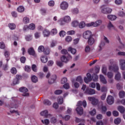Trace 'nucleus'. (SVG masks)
Returning <instances> with one entry per match:
<instances>
[{
	"label": "nucleus",
	"instance_id": "nucleus-1",
	"mask_svg": "<svg viewBox=\"0 0 125 125\" xmlns=\"http://www.w3.org/2000/svg\"><path fill=\"white\" fill-rule=\"evenodd\" d=\"M77 106H78V107L76 108V111L78 115L82 116V115L83 114V109L81 106H83L84 108H85V107H86V101L84 100L83 102L80 101L78 102Z\"/></svg>",
	"mask_w": 125,
	"mask_h": 125
},
{
	"label": "nucleus",
	"instance_id": "nucleus-2",
	"mask_svg": "<svg viewBox=\"0 0 125 125\" xmlns=\"http://www.w3.org/2000/svg\"><path fill=\"white\" fill-rule=\"evenodd\" d=\"M86 76L87 77H84V82L85 83H88L91 82L92 79L94 82H96V81L98 80V76L96 74H94L92 77H91V74L88 73H87Z\"/></svg>",
	"mask_w": 125,
	"mask_h": 125
},
{
	"label": "nucleus",
	"instance_id": "nucleus-3",
	"mask_svg": "<svg viewBox=\"0 0 125 125\" xmlns=\"http://www.w3.org/2000/svg\"><path fill=\"white\" fill-rule=\"evenodd\" d=\"M46 79H49L48 81L49 84H52V83H55L56 79H57V76H56V75H51L50 72L48 71L46 75Z\"/></svg>",
	"mask_w": 125,
	"mask_h": 125
},
{
	"label": "nucleus",
	"instance_id": "nucleus-4",
	"mask_svg": "<svg viewBox=\"0 0 125 125\" xmlns=\"http://www.w3.org/2000/svg\"><path fill=\"white\" fill-rule=\"evenodd\" d=\"M20 102L17 100V99L16 97H12L11 103L10 104V108H15V109L18 108V104H19Z\"/></svg>",
	"mask_w": 125,
	"mask_h": 125
},
{
	"label": "nucleus",
	"instance_id": "nucleus-5",
	"mask_svg": "<svg viewBox=\"0 0 125 125\" xmlns=\"http://www.w3.org/2000/svg\"><path fill=\"white\" fill-rule=\"evenodd\" d=\"M72 58L73 57H72V56L68 54V56H67L66 57H65V55H62L61 57V60L62 62H63L64 63H68L69 60H72Z\"/></svg>",
	"mask_w": 125,
	"mask_h": 125
},
{
	"label": "nucleus",
	"instance_id": "nucleus-6",
	"mask_svg": "<svg viewBox=\"0 0 125 125\" xmlns=\"http://www.w3.org/2000/svg\"><path fill=\"white\" fill-rule=\"evenodd\" d=\"M102 24V21L98 20L96 22H91L89 23H87L86 25L87 27H98V26H100Z\"/></svg>",
	"mask_w": 125,
	"mask_h": 125
},
{
	"label": "nucleus",
	"instance_id": "nucleus-7",
	"mask_svg": "<svg viewBox=\"0 0 125 125\" xmlns=\"http://www.w3.org/2000/svg\"><path fill=\"white\" fill-rule=\"evenodd\" d=\"M19 91L22 92V96H29L30 94L28 93V90L25 87H21L20 88Z\"/></svg>",
	"mask_w": 125,
	"mask_h": 125
},
{
	"label": "nucleus",
	"instance_id": "nucleus-8",
	"mask_svg": "<svg viewBox=\"0 0 125 125\" xmlns=\"http://www.w3.org/2000/svg\"><path fill=\"white\" fill-rule=\"evenodd\" d=\"M98 107L102 111V113H103V114H105V113L107 112V106L103 105V102H100Z\"/></svg>",
	"mask_w": 125,
	"mask_h": 125
},
{
	"label": "nucleus",
	"instance_id": "nucleus-9",
	"mask_svg": "<svg viewBox=\"0 0 125 125\" xmlns=\"http://www.w3.org/2000/svg\"><path fill=\"white\" fill-rule=\"evenodd\" d=\"M91 37H93V35H92L91 31L89 30H87L83 33V37L85 40H87V39H89Z\"/></svg>",
	"mask_w": 125,
	"mask_h": 125
},
{
	"label": "nucleus",
	"instance_id": "nucleus-10",
	"mask_svg": "<svg viewBox=\"0 0 125 125\" xmlns=\"http://www.w3.org/2000/svg\"><path fill=\"white\" fill-rule=\"evenodd\" d=\"M88 100L89 101H91L92 105L94 106H96L97 104H98V102H99V101H98V99H97L95 97H88Z\"/></svg>",
	"mask_w": 125,
	"mask_h": 125
},
{
	"label": "nucleus",
	"instance_id": "nucleus-11",
	"mask_svg": "<svg viewBox=\"0 0 125 125\" xmlns=\"http://www.w3.org/2000/svg\"><path fill=\"white\" fill-rule=\"evenodd\" d=\"M101 12L104 14H109L112 12V9L109 7L104 8L102 9Z\"/></svg>",
	"mask_w": 125,
	"mask_h": 125
},
{
	"label": "nucleus",
	"instance_id": "nucleus-12",
	"mask_svg": "<svg viewBox=\"0 0 125 125\" xmlns=\"http://www.w3.org/2000/svg\"><path fill=\"white\" fill-rule=\"evenodd\" d=\"M85 93L89 95H93V94H95V90L87 88L85 91Z\"/></svg>",
	"mask_w": 125,
	"mask_h": 125
},
{
	"label": "nucleus",
	"instance_id": "nucleus-13",
	"mask_svg": "<svg viewBox=\"0 0 125 125\" xmlns=\"http://www.w3.org/2000/svg\"><path fill=\"white\" fill-rule=\"evenodd\" d=\"M68 6H69V5L68 4V3L65 1H63L60 5V7L62 10H66V9L68 8Z\"/></svg>",
	"mask_w": 125,
	"mask_h": 125
},
{
	"label": "nucleus",
	"instance_id": "nucleus-14",
	"mask_svg": "<svg viewBox=\"0 0 125 125\" xmlns=\"http://www.w3.org/2000/svg\"><path fill=\"white\" fill-rule=\"evenodd\" d=\"M28 53L29 54V55H32V56H34V57H37V55L36 54V52L35 51V50L33 47H30L28 49Z\"/></svg>",
	"mask_w": 125,
	"mask_h": 125
},
{
	"label": "nucleus",
	"instance_id": "nucleus-15",
	"mask_svg": "<svg viewBox=\"0 0 125 125\" xmlns=\"http://www.w3.org/2000/svg\"><path fill=\"white\" fill-rule=\"evenodd\" d=\"M108 105H112L114 103V97L112 96H108L106 99Z\"/></svg>",
	"mask_w": 125,
	"mask_h": 125
},
{
	"label": "nucleus",
	"instance_id": "nucleus-16",
	"mask_svg": "<svg viewBox=\"0 0 125 125\" xmlns=\"http://www.w3.org/2000/svg\"><path fill=\"white\" fill-rule=\"evenodd\" d=\"M41 116L43 117H45V118H50L51 117V114H48V111L47 110H44L41 112Z\"/></svg>",
	"mask_w": 125,
	"mask_h": 125
},
{
	"label": "nucleus",
	"instance_id": "nucleus-17",
	"mask_svg": "<svg viewBox=\"0 0 125 125\" xmlns=\"http://www.w3.org/2000/svg\"><path fill=\"white\" fill-rule=\"evenodd\" d=\"M120 65L121 66V70L125 71V60H120Z\"/></svg>",
	"mask_w": 125,
	"mask_h": 125
},
{
	"label": "nucleus",
	"instance_id": "nucleus-18",
	"mask_svg": "<svg viewBox=\"0 0 125 125\" xmlns=\"http://www.w3.org/2000/svg\"><path fill=\"white\" fill-rule=\"evenodd\" d=\"M4 55L5 57L6 60L7 61V62H8V61H9V60H10V53H9V51H5L4 53Z\"/></svg>",
	"mask_w": 125,
	"mask_h": 125
},
{
	"label": "nucleus",
	"instance_id": "nucleus-19",
	"mask_svg": "<svg viewBox=\"0 0 125 125\" xmlns=\"http://www.w3.org/2000/svg\"><path fill=\"white\" fill-rule=\"evenodd\" d=\"M87 40H88L87 42L89 45H92V44L94 43L95 40L94 38H93V36H91L89 38H88Z\"/></svg>",
	"mask_w": 125,
	"mask_h": 125
},
{
	"label": "nucleus",
	"instance_id": "nucleus-20",
	"mask_svg": "<svg viewBox=\"0 0 125 125\" xmlns=\"http://www.w3.org/2000/svg\"><path fill=\"white\" fill-rule=\"evenodd\" d=\"M100 80L101 83H104V84H106V83H107V80H106V79H105V77L103 75H100Z\"/></svg>",
	"mask_w": 125,
	"mask_h": 125
},
{
	"label": "nucleus",
	"instance_id": "nucleus-21",
	"mask_svg": "<svg viewBox=\"0 0 125 125\" xmlns=\"http://www.w3.org/2000/svg\"><path fill=\"white\" fill-rule=\"evenodd\" d=\"M107 18L111 21H114V20H116V19H117V17L112 15H108L107 16Z\"/></svg>",
	"mask_w": 125,
	"mask_h": 125
},
{
	"label": "nucleus",
	"instance_id": "nucleus-22",
	"mask_svg": "<svg viewBox=\"0 0 125 125\" xmlns=\"http://www.w3.org/2000/svg\"><path fill=\"white\" fill-rule=\"evenodd\" d=\"M118 110L121 113V114H124L125 112V108L123 106H119L118 107Z\"/></svg>",
	"mask_w": 125,
	"mask_h": 125
},
{
	"label": "nucleus",
	"instance_id": "nucleus-23",
	"mask_svg": "<svg viewBox=\"0 0 125 125\" xmlns=\"http://www.w3.org/2000/svg\"><path fill=\"white\" fill-rule=\"evenodd\" d=\"M63 20L65 23H69V22H71V18L68 16H66L64 17Z\"/></svg>",
	"mask_w": 125,
	"mask_h": 125
},
{
	"label": "nucleus",
	"instance_id": "nucleus-24",
	"mask_svg": "<svg viewBox=\"0 0 125 125\" xmlns=\"http://www.w3.org/2000/svg\"><path fill=\"white\" fill-rule=\"evenodd\" d=\"M68 51H70L72 54L77 53V50H76V49L73 48L72 47H69L68 48Z\"/></svg>",
	"mask_w": 125,
	"mask_h": 125
},
{
	"label": "nucleus",
	"instance_id": "nucleus-25",
	"mask_svg": "<svg viewBox=\"0 0 125 125\" xmlns=\"http://www.w3.org/2000/svg\"><path fill=\"white\" fill-rule=\"evenodd\" d=\"M17 10L18 11V12H24L25 8L23 7V6H20L19 7H18Z\"/></svg>",
	"mask_w": 125,
	"mask_h": 125
},
{
	"label": "nucleus",
	"instance_id": "nucleus-26",
	"mask_svg": "<svg viewBox=\"0 0 125 125\" xmlns=\"http://www.w3.org/2000/svg\"><path fill=\"white\" fill-rule=\"evenodd\" d=\"M38 52L42 53L44 51V46L43 45L39 46L38 49Z\"/></svg>",
	"mask_w": 125,
	"mask_h": 125
},
{
	"label": "nucleus",
	"instance_id": "nucleus-27",
	"mask_svg": "<svg viewBox=\"0 0 125 125\" xmlns=\"http://www.w3.org/2000/svg\"><path fill=\"white\" fill-rule=\"evenodd\" d=\"M43 103L44 105H47V106H50V105H51V102H50L48 100H44Z\"/></svg>",
	"mask_w": 125,
	"mask_h": 125
},
{
	"label": "nucleus",
	"instance_id": "nucleus-28",
	"mask_svg": "<svg viewBox=\"0 0 125 125\" xmlns=\"http://www.w3.org/2000/svg\"><path fill=\"white\" fill-rule=\"evenodd\" d=\"M43 34L44 35V37H48V36L50 35V32H49V31L47 30V29H45L43 31Z\"/></svg>",
	"mask_w": 125,
	"mask_h": 125
},
{
	"label": "nucleus",
	"instance_id": "nucleus-29",
	"mask_svg": "<svg viewBox=\"0 0 125 125\" xmlns=\"http://www.w3.org/2000/svg\"><path fill=\"white\" fill-rule=\"evenodd\" d=\"M8 27L11 30H14L16 28V25L14 23H9Z\"/></svg>",
	"mask_w": 125,
	"mask_h": 125
},
{
	"label": "nucleus",
	"instance_id": "nucleus-30",
	"mask_svg": "<svg viewBox=\"0 0 125 125\" xmlns=\"http://www.w3.org/2000/svg\"><path fill=\"white\" fill-rule=\"evenodd\" d=\"M107 28L108 30H111V29H115V26L112 24V22L110 21L107 25Z\"/></svg>",
	"mask_w": 125,
	"mask_h": 125
},
{
	"label": "nucleus",
	"instance_id": "nucleus-31",
	"mask_svg": "<svg viewBox=\"0 0 125 125\" xmlns=\"http://www.w3.org/2000/svg\"><path fill=\"white\" fill-rule=\"evenodd\" d=\"M32 82L36 83H38V77L35 75H33L31 77Z\"/></svg>",
	"mask_w": 125,
	"mask_h": 125
},
{
	"label": "nucleus",
	"instance_id": "nucleus-32",
	"mask_svg": "<svg viewBox=\"0 0 125 125\" xmlns=\"http://www.w3.org/2000/svg\"><path fill=\"white\" fill-rule=\"evenodd\" d=\"M115 79L116 81H120L121 80V73L118 72L115 76Z\"/></svg>",
	"mask_w": 125,
	"mask_h": 125
},
{
	"label": "nucleus",
	"instance_id": "nucleus-33",
	"mask_svg": "<svg viewBox=\"0 0 125 125\" xmlns=\"http://www.w3.org/2000/svg\"><path fill=\"white\" fill-rule=\"evenodd\" d=\"M48 60V59L47 58V57H41V61L42 63H46Z\"/></svg>",
	"mask_w": 125,
	"mask_h": 125
},
{
	"label": "nucleus",
	"instance_id": "nucleus-34",
	"mask_svg": "<svg viewBox=\"0 0 125 125\" xmlns=\"http://www.w3.org/2000/svg\"><path fill=\"white\" fill-rule=\"evenodd\" d=\"M43 53L45 55H48L50 53V49L49 48H45L43 51Z\"/></svg>",
	"mask_w": 125,
	"mask_h": 125
},
{
	"label": "nucleus",
	"instance_id": "nucleus-35",
	"mask_svg": "<svg viewBox=\"0 0 125 125\" xmlns=\"http://www.w3.org/2000/svg\"><path fill=\"white\" fill-rule=\"evenodd\" d=\"M11 74H13V75H16V74H17V69H16V68H12L11 69Z\"/></svg>",
	"mask_w": 125,
	"mask_h": 125
},
{
	"label": "nucleus",
	"instance_id": "nucleus-36",
	"mask_svg": "<svg viewBox=\"0 0 125 125\" xmlns=\"http://www.w3.org/2000/svg\"><path fill=\"white\" fill-rule=\"evenodd\" d=\"M56 64L57 65V66H58L59 67H60L61 68V67H63L64 65V64L63 63V62L60 61H57L56 62Z\"/></svg>",
	"mask_w": 125,
	"mask_h": 125
},
{
	"label": "nucleus",
	"instance_id": "nucleus-37",
	"mask_svg": "<svg viewBox=\"0 0 125 125\" xmlns=\"http://www.w3.org/2000/svg\"><path fill=\"white\" fill-rule=\"evenodd\" d=\"M79 25V22L77 21H74L72 22V26L73 27H78Z\"/></svg>",
	"mask_w": 125,
	"mask_h": 125
},
{
	"label": "nucleus",
	"instance_id": "nucleus-38",
	"mask_svg": "<svg viewBox=\"0 0 125 125\" xmlns=\"http://www.w3.org/2000/svg\"><path fill=\"white\" fill-rule=\"evenodd\" d=\"M79 26L81 29H83V28H84L85 27V22H84V21H81L79 23Z\"/></svg>",
	"mask_w": 125,
	"mask_h": 125
},
{
	"label": "nucleus",
	"instance_id": "nucleus-39",
	"mask_svg": "<svg viewBox=\"0 0 125 125\" xmlns=\"http://www.w3.org/2000/svg\"><path fill=\"white\" fill-rule=\"evenodd\" d=\"M102 73L106 76L107 75V67L106 66H103L102 67Z\"/></svg>",
	"mask_w": 125,
	"mask_h": 125
},
{
	"label": "nucleus",
	"instance_id": "nucleus-40",
	"mask_svg": "<svg viewBox=\"0 0 125 125\" xmlns=\"http://www.w3.org/2000/svg\"><path fill=\"white\" fill-rule=\"evenodd\" d=\"M121 122H122V120L119 118L114 120V124L115 125H120Z\"/></svg>",
	"mask_w": 125,
	"mask_h": 125
},
{
	"label": "nucleus",
	"instance_id": "nucleus-41",
	"mask_svg": "<svg viewBox=\"0 0 125 125\" xmlns=\"http://www.w3.org/2000/svg\"><path fill=\"white\" fill-rule=\"evenodd\" d=\"M112 70L115 73L118 72V71H119V66H118V65L117 64L114 65L113 67Z\"/></svg>",
	"mask_w": 125,
	"mask_h": 125
},
{
	"label": "nucleus",
	"instance_id": "nucleus-42",
	"mask_svg": "<svg viewBox=\"0 0 125 125\" xmlns=\"http://www.w3.org/2000/svg\"><path fill=\"white\" fill-rule=\"evenodd\" d=\"M28 29H30V30H35L36 28V26L35 25V24L31 23L29 25Z\"/></svg>",
	"mask_w": 125,
	"mask_h": 125
},
{
	"label": "nucleus",
	"instance_id": "nucleus-43",
	"mask_svg": "<svg viewBox=\"0 0 125 125\" xmlns=\"http://www.w3.org/2000/svg\"><path fill=\"white\" fill-rule=\"evenodd\" d=\"M63 92V91L62 90H56L55 91L54 93L56 95H60V94H62V93Z\"/></svg>",
	"mask_w": 125,
	"mask_h": 125
},
{
	"label": "nucleus",
	"instance_id": "nucleus-44",
	"mask_svg": "<svg viewBox=\"0 0 125 125\" xmlns=\"http://www.w3.org/2000/svg\"><path fill=\"white\" fill-rule=\"evenodd\" d=\"M41 122L42 123V124H44V125H49V120L48 119H45L44 121L42 120Z\"/></svg>",
	"mask_w": 125,
	"mask_h": 125
},
{
	"label": "nucleus",
	"instance_id": "nucleus-45",
	"mask_svg": "<svg viewBox=\"0 0 125 125\" xmlns=\"http://www.w3.org/2000/svg\"><path fill=\"white\" fill-rule=\"evenodd\" d=\"M23 23L25 24H28L30 22V19L29 18L24 17L23 19Z\"/></svg>",
	"mask_w": 125,
	"mask_h": 125
},
{
	"label": "nucleus",
	"instance_id": "nucleus-46",
	"mask_svg": "<svg viewBox=\"0 0 125 125\" xmlns=\"http://www.w3.org/2000/svg\"><path fill=\"white\" fill-rule=\"evenodd\" d=\"M106 75L108 79H112L114 77V74L112 72H108Z\"/></svg>",
	"mask_w": 125,
	"mask_h": 125
},
{
	"label": "nucleus",
	"instance_id": "nucleus-47",
	"mask_svg": "<svg viewBox=\"0 0 125 125\" xmlns=\"http://www.w3.org/2000/svg\"><path fill=\"white\" fill-rule=\"evenodd\" d=\"M119 97L120 98H124L125 97V91H120L119 94Z\"/></svg>",
	"mask_w": 125,
	"mask_h": 125
},
{
	"label": "nucleus",
	"instance_id": "nucleus-48",
	"mask_svg": "<svg viewBox=\"0 0 125 125\" xmlns=\"http://www.w3.org/2000/svg\"><path fill=\"white\" fill-rule=\"evenodd\" d=\"M32 70L35 72H37L38 71V68H37V65L36 64L32 65Z\"/></svg>",
	"mask_w": 125,
	"mask_h": 125
},
{
	"label": "nucleus",
	"instance_id": "nucleus-49",
	"mask_svg": "<svg viewBox=\"0 0 125 125\" xmlns=\"http://www.w3.org/2000/svg\"><path fill=\"white\" fill-rule=\"evenodd\" d=\"M61 53L62 54H64V55H67L68 56V54H70L69 53H68V51H67V50L65 49H63L61 50Z\"/></svg>",
	"mask_w": 125,
	"mask_h": 125
},
{
	"label": "nucleus",
	"instance_id": "nucleus-50",
	"mask_svg": "<svg viewBox=\"0 0 125 125\" xmlns=\"http://www.w3.org/2000/svg\"><path fill=\"white\" fill-rule=\"evenodd\" d=\"M89 114L90 115H91V116L95 115L96 114V109H95V108H94L92 111L89 112Z\"/></svg>",
	"mask_w": 125,
	"mask_h": 125
},
{
	"label": "nucleus",
	"instance_id": "nucleus-51",
	"mask_svg": "<svg viewBox=\"0 0 125 125\" xmlns=\"http://www.w3.org/2000/svg\"><path fill=\"white\" fill-rule=\"evenodd\" d=\"M115 3L117 5H121L123 3V0H115Z\"/></svg>",
	"mask_w": 125,
	"mask_h": 125
},
{
	"label": "nucleus",
	"instance_id": "nucleus-52",
	"mask_svg": "<svg viewBox=\"0 0 125 125\" xmlns=\"http://www.w3.org/2000/svg\"><path fill=\"white\" fill-rule=\"evenodd\" d=\"M24 70L25 72H27L28 73H29V72L31 71V68L30 67V66L26 65L24 67Z\"/></svg>",
	"mask_w": 125,
	"mask_h": 125
},
{
	"label": "nucleus",
	"instance_id": "nucleus-53",
	"mask_svg": "<svg viewBox=\"0 0 125 125\" xmlns=\"http://www.w3.org/2000/svg\"><path fill=\"white\" fill-rule=\"evenodd\" d=\"M37 75L40 79H42L43 77H44V74H43V72H39Z\"/></svg>",
	"mask_w": 125,
	"mask_h": 125
},
{
	"label": "nucleus",
	"instance_id": "nucleus-54",
	"mask_svg": "<svg viewBox=\"0 0 125 125\" xmlns=\"http://www.w3.org/2000/svg\"><path fill=\"white\" fill-rule=\"evenodd\" d=\"M76 82H78L79 83H83V79H82V77L78 76L76 78Z\"/></svg>",
	"mask_w": 125,
	"mask_h": 125
},
{
	"label": "nucleus",
	"instance_id": "nucleus-55",
	"mask_svg": "<svg viewBox=\"0 0 125 125\" xmlns=\"http://www.w3.org/2000/svg\"><path fill=\"white\" fill-rule=\"evenodd\" d=\"M0 48H1V49H4V48H5V44H4V42H0Z\"/></svg>",
	"mask_w": 125,
	"mask_h": 125
},
{
	"label": "nucleus",
	"instance_id": "nucleus-56",
	"mask_svg": "<svg viewBox=\"0 0 125 125\" xmlns=\"http://www.w3.org/2000/svg\"><path fill=\"white\" fill-rule=\"evenodd\" d=\"M67 81L68 79H67L66 78H63L61 80V83H62V84H64L66 83H67Z\"/></svg>",
	"mask_w": 125,
	"mask_h": 125
},
{
	"label": "nucleus",
	"instance_id": "nucleus-57",
	"mask_svg": "<svg viewBox=\"0 0 125 125\" xmlns=\"http://www.w3.org/2000/svg\"><path fill=\"white\" fill-rule=\"evenodd\" d=\"M54 4H55V2L53 0H50L48 2V5L49 6H54Z\"/></svg>",
	"mask_w": 125,
	"mask_h": 125
},
{
	"label": "nucleus",
	"instance_id": "nucleus-58",
	"mask_svg": "<svg viewBox=\"0 0 125 125\" xmlns=\"http://www.w3.org/2000/svg\"><path fill=\"white\" fill-rule=\"evenodd\" d=\"M57 122V118L55 117H52L51 118V123L52 124H55Z\"/></svg>",
	"mask_w": 125,
	"mask_h": 125
},
{
	"label": "nucleus",
	"instance_id": "nucleus-59",
	"mask_svg": "<svg viewBox=\"0 0 125 125\" xmlns=\"http://www.w3.org/2000/svg\"><path fill=\"white\" fill-rule=\"evenodd\" d=\"M76 123H83V122H84V120L83 119H81L78 118H76V120H75Z\"/></svg>",
	"mask_w": 125,
	"mask_h": 125
},
{
	"label": "nucleus",
	"instance_id": "nucleus-60",
	"mask_svg": "<svg viewBox=\"0 0 125 125\" xmlns=\"http://www.w3.org/2000/svg\"><path fill=\"white\" fill-rule=\"evenodd\" d=\"M19 83V81L16 78L14 79L13 81V85H15L16 84H18Z\"/></svg>",
	"mask_w": 125,
	"mask_h": 125
},
{
	"label": "nucleus",
	"instance_id": "nucleus-61",
	"mask_svg": "<svg viewBox=\"0 0 125 125\" xmlns=\"http://www.w3.org/2000/svg\"><path fill=\"white\" fill-rule=\"evenodd\" d=\"M59 34L60 37H62V38H63V37H64L65 35H66V32H65V31L63 30H62L61 31H60Z\"/></svg>",
	"mask_w": 125,
	"mask_h": 125
},
{
	"label": "nucleus",
	"instance_id": "nucleus-62",
	"mask_svg": "<svg viewBox=\"0 0 125 125\" xmlns=\"http://www.w3.org/2000/svg\"><path fill=\"white\" fill-rule=\"evenodd\" d=\"M66 42H70L72 41V37L70 36H67L65 38Z\"/></svg>",
	"mask_w": 125,
	"mask_h": 125
},
{
	"label": "nucleus",
	"instance_id": "nucleus-63",
	"mask_svg": "<svg viewBox=\"0 0 125 125\" xmlns=\"http://www.w3.org/2000/svg\"><path fill=\"white\" fill-rule=\"evenodd\" d=\"M63 87L65 88V89H69L70 88V85L69 84V83H66L63 85Z\"/></svg>",
	"mask_w": 125,
	"mask_h": 125
},
{
	"label": "nucleus",
	"instance_id": "nucleus-64",
	"mask_svg": "<svg viewBox=\"0 0 125 125\" xmlns=\"http://www.w3.org/2000/svg\"><path fill=\"white\" fill-rule=\"evenodd\" d=\"M21 63H25L26 62V57H21Z\"/></svg>",
	"mask_w": 125,
	"mask_h": 125
}]
</instances>
